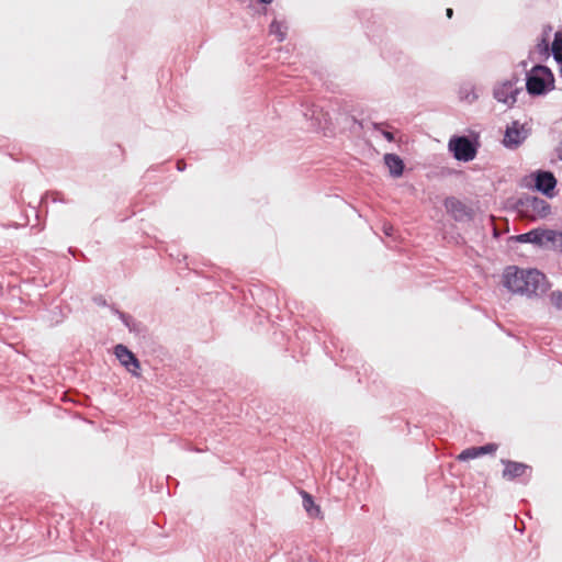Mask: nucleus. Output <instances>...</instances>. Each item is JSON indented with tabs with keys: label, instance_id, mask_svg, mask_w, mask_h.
Wrapping results in <instances>:
<instances>
[{
	"label": "nucleus",
	"instance_id": "f3484780",
	"mask_svg": "<svg viewBox=\"0 0 562 562\" xmlns=\"http://www.w3.org/2000/svg\"><path fill=\"white\" fill-rule=\"evenodd\" d=\"M551 52L557 63H562V31L554 34V40L551 44Z\"/></svg>",
	"mask_w": 562,
	"mask_h": 562
},
{
	"label": "nucleus",
	"instance_id": "412c9836",
	"mask_svg": "<svg viewBox=\"0 0 562 562\" xmlns=\"http://www.w3.org/2000/svg\"><path fill=\"white\" fill-rule=\"evenodd\" d=\"M550 301L558 310H562V291L557 290L550 294Z\"/></svg>",
	"mask_w": 562,
	"mask_h": 562
},
{
	"label": "nucleus",
	"instance_id": "a211bd4d",
	"mask_svg": "<svg viewBox=\"0 0 562 562\" xmlns=\"http://www.w3.org/2000/svg\"><path fill=\"white\" fill-rule=\"evenodd\" d=\"M110 308H111V312L121 319V322L124 324L125 327H127V324H131L135 319L133 316H131L130 314H127L125 312L120 311L114 305H111Z\"/></svg>",
	"mask_w": 562,
	"mask_h": 562
},
{
	"label": "nucleus",
	"instance_id": "f8f14e48",
	"mask_svg": "<svg viewBox=\"0 0 562 562\" xmlns=\"http://www.w3.org/2000/svg\"><path fill=\"white\" fill-rule=\"evenodd\" d=\"M551 26H547L543 32L541 40L538 42L536 47L529 52L528 59L535 60L539 59L540 61L547 60L551 55V45H550V32Z\"/></svg>",
	"mask_w": 562,
	"mask_h": 562
},
{
	"label": "nucleus",
	"instance_id": "9d476101",
	"mask_svg": "<svg viewBox=\"0 0 562 562\" xmlns=\"http://www.w3.org/2000/svg\"><path fill=\"white\" fill-rule=\"evenodd\" d=\"M443 206L456 222H470L474 217L473 209L456 196H447Z\"/></svg>",
	"mask_w": 562,
	"mask_h": 562
},
{
	"label": "nucleus",
	"instance_id": "dca6fc26",
	"mask_svg": "<svg viewBox=\"0 0 562 562\" xmlns=\"http://www.w3.org/2000/svg\"><path fill=\"white\" fill-rule=\"evenodd\" d=\"M303 498V507L307 512L310 517H318L321 514V508L314 502V498L311 494L305 491H302Z\"/></svg>",
	"mask_w": 562,
	"mask_h": 562
},
{
	"label": "nucleus",
	"instance_id": "4468645a",
	"mask_svg": "<svg viewBox=\"0 0 562 562\" xmlns=\"http://www.w3.org/2000/svg\"><path fill=\"white\" fill-rule=\"evenodd\" d=\"M459 98L468 103H473L479 99L475 87L471 82L462 83L459 88Z\"/></svg>",
	"mask_w": 562,
	"mask_h": 562
},
{
	"label": "nucleus",
	"instance_id": "cd10ccee",
	"mask_svg": "<svg viewBox=\"0 0 562 562\" xmlns=\"http://www.w3.org/2000/svg\"><path fill=\"white\" fill-rule=\"evenodd\" d=\"M68 251H69L74 257H76V256H77V254H80L81 256H83V254H82L80 250L75 249V248H71V247L68 249Z\"/></svg>",
	"mask_w": 562,
	"mask_h": 562
},
{
	"label": "nucleus",
	"instance_id": "39448f33",
	"mask_svg": "<svg viewBox=\"0 0 562 562\" xmlns=\"http://www.w3.org/2000/svg\"><path fill=\"white\" fill-rule=\"evenodd\" d=\"M514 209L519 213L532 212L540 218H547L551 214V205L536 195L522 194L515 203Z\"/></svg>",
	"mask_w": 562,
	"mask_h": 562
},
{
	"label": "nucleus",
	"instance_id": "f03ea898",
	"mask_svg": "<svg viewBox=\"0 0 562 562\" xmlns=\"http://www.w3.org/2000/svg\"><path fill=\"white\" fill-rule=\"evenodd\" d=\"M554 75L544 65L537 64L526 70L525 89L530 97H543L554 89Z\"/></svg>",
	"mask_w": 562,
	"mask_h": 562
},
{
	"label": "nucleus",
	"instance_id": "7c9ffc66",
	"mask_svg": "<svg viewBox=\"0 0 562 562\" xmlns=\"http://www.w3.org/2000/svg\"><path fill=\"white\" fill-rule=\"evenodd\" d=\"M315 114H316L315 110H312V114L311 115L307 112L304 113L305 117L310 116L311 119H314Z\"/></svg>",
	"mask_w": 562,
	"mask_h": 562
},
{
	"label": "nucleus",
	"instance_id": "4be33fe9",
	"mask_svg": "<svg viewBox=\"0 0 562 562\" xmlns=\"http://www.w3.org/2000/svg\"><path fill=\"white\" fill-rule=\"evenodd\" d=\"M373 127L375 131H380L382 136L387 140V142H394L395 137H394V134L392 132H389V131H385V130H381V124L379 123H374L373 124Z\"/></svg>",
	"mask_w": 562,
	"mask_h": 562
},
{
	"label": "nucleus",
	"instance_id": "0eeeda50",
	"mask_svg": "<svg viewBox=\"0 0 562 562\" xmlns=\"http://www.w3.org/2000/svg\"><path fill=\"white\" fill-rule=\"evenodd\" d=\"M504 465L502 476L507 481H514L521 479L524 484H527L531 477L532 468L529 464L513 461V460H501Z\"/></svg>",
	"mask_w": 562,
	"mask_h": 562
},
{
	"label": "nucleus",
	"instance_id": "b1692460",
	"mask_svg": "<svg viewBox=\"0 0 562 562\" xmlns=\"http://www.w3.org/2000/svg\"><path fill=\"white\" fill-rule=\"evenodd\" d=\"M505 81H510V83L514 86V87H524L522 85H520V77L518 74L514 72L510 78L506 79Z\"/></svg>",
	"mask_w": 562,
	"mask_h": 562
},
{
	"label": "nucleus",
	"instance_id": "1a4fd4ad",
	"mask_svg": "<svg viewBox=\"0 0 562 562\" xmlns=\"http://www.w3.org/2000/svg\"><path fill=\"white\" fill-rule=\"evenodd\" d=\"M522 90L524 87H514L510 81H501L494 86L493 97L497 102L513 108Z\"/></svg>",
	"mask_w": 562,
	"mask_h": 562
},
{
	"label": "nucleus",
	"instance_id": "c9c22d12",
	"mask_svg": "<svg viewBox=\"0 0 562 562\" xmlns=\"http://www.w3.org/2000/svg\"><path fill=\"white\" fill-rule=\"evenodd\" d=\"M560 65V72L562 75V61L561 63H558Z\"/></svg>",
	"mask_w": 562,
	"mask_h": 562
},
{
	"label": "nucleus",
	"instance_id": "aec40b11",
	"mask_svg": "<svg viewBox=\"0 0 562 562\" xmlns=\"http://www.w3.org/2000/svg\"><path fill=\"white\" fill-rule=\"evenodd\" d=\"M476 448H477L479 457H481V456H485V454L495 453L496 450L498 449V445L495 442H490V443H486V445H483V446H480Z\"/></svg>",
	"mask_w": 562,
	"mask_h": 562
},
{
	"label": "nucleus",
	"instance_id": "f704fd0d",
	"mask_svg": "<svg viewBox=\"0 0 562 562\" xmlns=\"http://www.w3.org/2000/svg\"><path fill=\"white\" fill-rule=\"evenodd\" d=\"M390 231H392V227H389V229H385V234L391 235Z\"/></svg>",
	"mask_w": 562,
	"mask_h": 562
},
{
	"label": "nucleus",
	"instance_id": "f257e3e1",
	"mask_svg": "<svg viewBox=\"0 0 562 562\" xmlns=\"http://www.w3.org/2000/svg\"><path fill=\"white\" fill-rule=\"evenodd\" d=\"M503 284L512 293L527 297H540L550 288L544 273L536 268H519L508 266L503 272Z\"/></svg>",
	"mask_w": 562,
	"mask_h": 562
},
{
	"label": "nucleus",
	"instance_id": "20e7f679",
	"mask_svg": "<svg viewBox=\"0 0 562 562\" xmlns=\"http://www.w3.org/2000/svg\"><path fill=\"white\" fill-rule=\"evenodd\" d=\"M479 146L476 137L465 135H454L448 143V148L453 157L463 162L471 161L476 157Z\"/></svg>",
	"mask_w": 562,
	"mask_h": 562
},
{
	"label": "nucleus",
	"instance_id": "6ab92c4d",
	"mask_svg": "<svg viewBox=\"0 0 562 562\" xmlns=\"http://www.w3.org/2000/svg\"><path fill=\"white\" fill-rule=\"evenodd\" d=\"M477 457H479L477 448L471 447V448H467V449L462 450L461 453L458 456V460L459 461H468L471 459H475Z\"/></svg>",
	"mask_w": 562,
	"mask_h": 562
},
{
	"label": "nucleus",
	"instance_id": "2eb2a0df",
	"mask_svg": "<svg viewBox=\"0 0 562 562\" xmlns=\"http://www.w3.org/2000/svg\"><path fill=\"white\" fill-rule=\"evenodd\" d=\"M269 33L274 35L279 42H283L286 38L288 25L284 21L274 19L269 25Z\"/></svg>",
	"mask_w": 562,
	"mask_h": 562
},
{
	"label": "nucleus",
	"instance_id": "423d86ee",
	"mask_svg": "<svg viewBox=\"0 0 562 562\" xmlns=\"http://www.w3.org/2000/svg\"><path fill=\"white\" fill-rule=\"evenodd\" d=\"M531 133V128L527 123H520L515 120L506 125L502 144L507 149H517L524 144Z\"/></svg>",
	"mask_w": 562,
	"mask_h": 562
},
{
	"label": "nucleus",
	"instance_id": "bb28decb",
	"mask_svg": "<svg viewBox=\"0 0 562 562\" xmlns=\"http://www.w3.org/2000/svg\"><path fill=\"white\" fill-rule=\"evenodd\" d=\"M557 156L562 161V140L560 142L559 146L557 147Z\"/></svg>",
	"mask_w": 562,
	"mask_h": 562
},
{
	"label": "nucleus",
	"instance_id": "393cba45",
	"mask_svg": "<svg viewBox=\"0 0 562 562\" xmlns=\"http://www.w3.org/2000/svg\"><path fill=\"white\" fill-rule=\"evenodd\" d=\"M93 302L99 306H108L106 300L102 295L94 296Z\"/></svg>",
	"mask_w": 562,
	"mask_h": 562
},
{
	"label": "nucleus",
	"instance_id": "c85d7f7f",
	"mask_svg": "<svg viewBox=\"0 0 562 562\" xmlns=\"http://www.w3.org/2000/svg\"><path fill=\"white\" fill-rule=\"evenodd\" d=\"M53 202H64V200L60 198V193H54Z\"/></svg>",
	"mask_w": 562,
	"mask_h": 562
},
{
	"label": "nucleus",
	"instance_id": "c756f323",
	"mask_svg": "<svg viewBox=\"0 0 562 562\" xmlns=\"http://www.w3.org/2000/svg\"><path fill=\"white\" fill-rule=\"evenodd\" d=\"M527 66H528V60H521V61L518 64V67H521V68H522V69H525V70H526Z\"/></svg>",
	"mask_w": 562,
	"mask_h": 562
},
{
	"label": "nucleus",
	"instance_id": "9b49d317",
	"mask_svg": "<svg viewBox=\"0 0 562 562\" xmlns=\"http://www.w3.org/2000/svg\"><path fill=\"white\" fill-rule=\"evenodd\" d=\"M114 355L120 363L126 368L132 374L138 375L137 371L140 369L138 358L125 346L119 344L114 347Z\"/></svg>",
	"mask_w": 562,
	"mask_h": 562
},
{
	"label": "nucleus",
	"instance_id": "6e6552de",
	"mask_svg": "<svg viewBox=\"0 0 562 562\" xmlns=\"http://www.w3.org/2000/svg\"><path fill=\"white\" fill-rule=\"evenodd\" d=\"M530 177L535 181L533 189L544 196L552 199L555 195L557 178L550 170L533 171Z\"/></svg>",
	"mask_w": 562,
	"mask_h": 562
},
{
	"label": "nucleus",
	"instance_id": "5701e85b",
	"mask_svg": "<svg viewBox=\"0 0 562 562\" xmlns=\"http://www.w3.org/2000/svg\"><path fill=\"white\" fill-rule=\"evenodd\" d=\"M142 323L134 319L131 324H127V328L131 333L139 334L142 331Z\"/></svg>",
	"mask_w": 562,
	"mask_h": 562
},
{
	"label": "nucleus",
	"instance_id": "a878e982",
	"mask_svg": "<svg viewBox=\"0 0 562 562\" xmlns=\"http://www.w3.org/2000/svg\"><path fill=\"white\" fill-rule=\"evenodd\" d=\"M176 168H177V170H178V171H180V172L184 171V170H186V168H187V165H186L184 160L179 159V160L177 161V164H176Z\"/></svg>",
	"mask_w": 562,
	"mask_h": 562
},
{
	"label": "nucleus",
	"instance_id": "ddd939ff",
	"mask_svg": "<svg viewBox=\"0 0 562 562\" xmlns=\"http://www.w3.org/2000/svg\"><path fill=\"white\" fill-rule=\"evenodd\" d=\"M384 165L387 167L391 177L400 178L403 176L405 164L403 159L393 153H387L383 156Z\"/></svg>",
	"mask_w": 562,
	"mask_h": 562
},
{
	"label": "nucleus",
	"instance_id": "473e14b6",
	"mask_svg": "<svg viewBox=\"0 0 562 562\" xmlns=\"http://www.w3.org/2000/svg\"><path fill=\"white\" fill-rule=\"evenodd\" d=\"M273 0H258L259 3L270 4Z\"/></svg>",
	"mask_w": 562,
	"mask_h": 562
},
{
	"label": "nucleus",
	"instance_id": "72a5a7b5",
	"mask_svg": "<svg viewBox=\"0 0 562 562\" xmlns=\"http://www.w3.org/2000/svg\"><path fill=\"white\" fill-rule=\"evenodd\" d=\"M390 231H392V227H389V229H385V234L391 235Z\"/></svg>",
	"mask_w": 562,
	"mask_h": 562
},
{
	"label": "nucleus",
	"instance_id": "7ed1b4c3",
	"mask_svg": "<svg viewBox=\"0 0 562 562\" xmlns=\"http://www.w3.org/2000/svg\"><path fill=\"white\" fill-rule=\"evenodd\" d=\"M514 239L521 244H532L539 248L562 252V232L546 227H536L516 235Z\"/></svg>",
	"mask_w": 562,
	"mask_h": 562
},
{
	"label": "nucleus",
	"instance_id": "2f4dec72",
	"mask_svg": "<svg viewBox=\"0 0 562 562\" xmlns=\"http://www.w3.org/2000/svg\"><path fill=\"white\" fill-rule=\"evenodd\" d=\"M446 14H447V16H448V18H451V16H452V14H453V10H452V9H450V8H448V9L446 10Z\"/></svg>",
	"mask_w": 562,
	"mask_h": 562
}]
</instances>
